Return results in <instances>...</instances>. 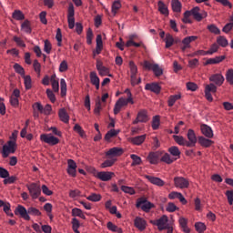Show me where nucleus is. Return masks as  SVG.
<instances>
[{"instance_id":"6e6552de","label":"nucleus","mask_w":233,"mask_h":233,"mask_svg":"<svg viewBox=\"0 0 233 233\" xmlns=\"http://www.w3.org/2000/svg\"><path fill=\"white\" fill-rule=\"evenodd\" d=\"M187 137L188 139L187 140V147L188 148L196 147V143H198V137H196V132L193 131V129L187 130Z\"/></svg>"},{"instance_id":"a18cd8bd","label":"nucleus","mask_w":233,"mask_h":233,"mask_svg":"<svg viewBox=\"0 0 233 233\" xmlns=\"http://www.w3.org/2000/svg\"><path fill=\"white\" fill-rule=\"evenodd\" d=\"M117 102L122 106H127L128 103H130L131 105H134V99H131V98H119Z\"/></svg>"},{"instance_id":"7ed1b4c3","label":"nucleus","mask_w":233,"mask_h":233,"mask_svg":"<svg viewBox=\"0 0 233 233\" xmlns=\"http://www.w3.org/2000/svg\"><path fill=\"white\" fill-rule=\"evenodd\" d=\"M151 225H155L157 227V229L161 232L162 230H167V227H168V217L167 215H163L160 218L156 220H150Z\"/></svg>"},{"instance_id":"7c9ffc66","label":"nucleus","mask_w":233,"mask_h":233,"mask_svg":"<svg viewBox=\"0 0 233 233\" xmlns=\"http://www.w3.org/2000/svg\"><path fill=\"white\" fill-rule=\"evenodd\" d=\"M21 30H22V32H25V34H32V26L30 25L29 20H25L22 23Z\"/></svg>"},{"instance_id":"f257e3e1","label":"nucleus","mask_w":233,"mask_h":233,"mask_svg":"<svg viewBox=\"0 0 233 233\" xmlns=\"http://www.w3.org/2000/svg\"><path fill=\"white\" fill-rule=\"evenodd\" d=\"M15 216H20L25 221H30V216L39 217L41 211L34 207H29L27 209L25 206L18 205L15 209Z\"/></svg>"},{"instance_id":"58836bf2","label":"nucleus","mask_w":233,"mask_h":233,"mask_svg":"<svg viewBox=\"0 0 233 233\" xmlns=\"http://www.w3.org/2000/svg\"><path fill=\"white\" fill-rule=\"evenodd\" d=\"M119 134V131L116 130V129H111L109 130L106 136H105V140L106 141H110L111 137H116V136H117Z\"/></svg>"},{"instance_id":"603ef678","label":"nucleus","mask_w":233,"mask_h":233,"mask_svg":"<svg viewBox=\"0 0 233 233\" xmlns=\"http://www.w3.org/2000/svg\"><path fill=\"white\" fill-rule=\"evenodd\" d=\"M208 30L211 32V34H215L216 35H219L221 34V30L216 26V25H208Z\"/></svg>"},{"instance_id":"e433bc0d","label":"nucleus","mask_w":233,"mask_h":233,"mask_svg":"<svg viewBox=\"0 0 233 233\" xmlns=\"http://www.w3.org/2000/svg\"><path fill=\"white\" fill-rule=\"evenodd\" d=\"M13 19H15L16 21H23L25 20V15L21 10H15L12 15Z\"/></svg>"},{"instance_id":"774afa93","label":"nucleus","mask_w":233,"mask_h":233,"mask_svg":"<svg viewBox=\"0 0 233 233\" xmlns=\"http://www.w3.org/2000/svg\"><path fill=\"white\" fill-rule=\"evenodd\" d=\"M226 196L228 198V204L233 205V190L226 191Z\"/></svg>"},{"instance_id":"bb28decb","label":"nucleus","mask_w":233,"mask_h":233,"mask_svg":"<svg viewBox=\"0 0 233 233\" xmlns=\"http://www.w3.org/2000/svg\"><path fill=\"white\" fill-rule=\"evenodd\" d=\"M179 99H181V93L169 96L167 100V106L172 107L174 105H176V101H179Z\"/></svg>"},{"instance_id":"6ab92c4d","label":"nucleus","mask_w":233,"mask_h":233,"mask_svg":"<svg viewBox=\"0 0 233 233\" xmlns=\"http://www.w3.org/2000/svg\"><path fill=\"white\" fill-rule=\"evenodd\" d=\"M139 207H141L144 212H148V210H150L151 208H154V204L147 200H140L137 203V208H139Z\"/></svg>"},{"instance_id":"0eeeda50","label":"nucleus","mask_w":233,"mask_h":233,"mask_svg":"<svg viewBox=\"0 0 233 233\" xmlns=\"http://www.w3.org/2000/svg\"><path fill=\"white\" fill-rule=\"evenodd\" d=\"M174 185L177 188H188L190 182L183 177H176L174 178Z\"/></svg>"},{"instance_id":"72a5a7b5","label":"nucleus","mask_w":233,"mask_h":233,"mask_svg":"<svg viewBox=\"0 0 233 233\" xmlns=\"http://www.w3.org/2000/svg\"><path fill=\"white\" fill-rule=\"evenodd\" d=\"M158 12L163 14V15H168V7L163 1H158Z\"/></svg>"},{"instance_id":"9d476101","label":"nucleus","mask_w":233,"mask_h":233,"mask_svg":"<svg viewBox=\"0 0 233 233\" xmlns=\"http://www.w3.org/2000/svg\"><path fill=\"white\" fill-rule=\"evenodd\" d=\"M123 148L121 147H112L110 148L106 153V157H108L109 159H114V157H119V156H123Z\"/></svg>"},{"instance_id":"c85d7f7f","label":"nucleus","mask_w":233,"mask_h":233,"mask_svg":"<svg viewBox=\"0 0 233 233\" xmlns=\"http://www.w3.org/2000/svg\"><path fill=\"white\" fill-rule=\"evenodd\" d=\"M145 139H147V135L137 136L131 138V143L137 146L143 145V143H145Z\"/></svg>"},{"instance_id":"f3484780","label":"nucleus","mask_w":233,"mask_h":233,"mask_svg":"<svg viewBox=\"0 0 233 233\" xmlns=\"http://www.w3.org/2000/svg\"><path fill=\"white\" fill-rule=\"evenodd\" d=\"M145 177L149 183H152V185H156L157 187H164L165 186V181H163V179H161L159 177H152V176H148V175H146Z\"/></svg>"},{"instance_id":"864d4df0","label":"nucleus","mask_w":233,"mask_h":233,"mask_svg":"<svg viewBox=\"0 0 233 233\" xmlns=\"http://www.w3.org/2000/svg\"><path fill=\"white\" fill-rule=\"evenodd\" d=\"M88 201H93L94 203L97 201H101V196L99 194L92 193L90 196L86 198Z\"/></svg>"},{"instance_id":"9b49d317","label":"nucleus","mask_w":233,"mask_h":233,"mask_svg":"<svg viewBox=\"0 0 233 233\" xmlns=\"http://www.w3.org/2000/svg\"><path fill=\"white\" fill-rule=\"evenodd\" d=\"M147 121H148V112L142 109L137 113V118L133 121V125H137V123H147Z\"/></svg>"},{"instance_id":"423d86ee","label":"nucleus","mask_w":233,"mask_h":233,"mask_svg":"<svg viewBox=\"0 0 233 233\" xmlns=\"http://www.w3.org/2000/svg\"><path fill=\"white\" fill-rule=\"evenodd\" d=\"M191 14L195 21H201L207 17L208 14L206 11L201 10L198 6H196L191 9Z\"/></svg>"},{"instance_id":"ea45409f","label":"nucleus","mask_w":233,"mask_h":233,"mask_svg":"<svg viewBox=\"0 0 233 233\" xmlns=\"http://www.w3.org/2000/svg\"><path fill=\"white\" fill-rule=\"evenodd\" d=\"M72 228L75 233H81L79 232V227H81V224L79 223V220L76 218H72Z\"/></svg>"},{"instance_id":"1a4fd4ad","label":"nucleus","mask_w":233,"mask_h":233,"mask_svg":"<svg viewBox=\"0 0 233 233\" xmlns=\"http://www.w3.org/2000/svg\"><path fill=\"white\" fill-rule=\"evenodd\" d=\"M40 139L41 141H44V143H47V145H51L52 147L59 143V138L52 136V134H42L40 136Z\"/></svg>"},{"instance_id":"f704fd0d","label":"nucleus","mask_w":233,"mask_h":233,"mask_svg":"<svg viewBox=\"0 0 233 233\" xmlns=\"http://www.w3.org/2000/svg\"><path fill=\"white\" fill-rule=\"evenodd\" d=\"M171 6H172L173 12H177V14L181 12V2H179V0H172Z\"/></svg>"},{"instance_id":"a878e982","label":"nucleus","mask_w":233,"mask_h":233,"mask_svg":"<svg viewBox=\"0 0 233 233\" xmlns=\"http://www.w3.org/2000/svg\"><path fill=\"white\" fill-rule=\"evenodd\" d=\"M58 116H59L60 120L63 123H68V121H70V116H68V113L66 112V109H65V108H61L58 111Z\"/></svg>"},{"instance_id":"c756f323","label":"nucleus","mask_w":233,"mask_h":233,"mask_svg":"<svg viewBox=\"0 0 233 233\" xmlns=\"http://www.w3.org/2000/svg\"><path fill=\"white\" fill-rule=\"evenodd\" d=\"M198 143L199 145H201V147H205L206 148H208V147H210L214 143V141L208 138H206L205 137H199Z\"/></svg>"},{"instance_id":"79ce46f5","label":"nucleus","mask_w":233,"mask_h":233,"mask_svg":"<svg viewBox=\"0 0 233 233\" xmlns=\"http://www.w3.org/2000/svg\"><path fill=\"white\" fill-rule=\"evenodd\" d=\"M195 228L197 232L203 233L207 230V226L203 222H197L195 223Z\"/></svg>"},{"instance_id":"b1692460","label":"nucleus","mask_w":233,"mask_h":233,"mask_svg":"<svg viewBox=\"0 0 233 233\" xmlns=\"http://www.w3.org/2000/svg\"><path fill=\"white\" fill-rule=\"evenodd\" d=\"M90 81L91 84L94 85V86H96V90H99V76H97V73H96V71H92L90 73Z\"/></svg>"},{"instance_id":"c9c22d12","label":"nucleus","mask_w":233,"mask_h":233,"mask_svg":"<svg viewBox=\"0 0 233 233\" xmlns=\"http://www.w3.org/2000/svg\"><path fill=\"white\" fill-rule=\"evenodd\" d=\"M168 152L174 157H179L181 156V151H179V147L176 146H172L171 147H169Z\"/></svg>"},{"instance_id":"49530a36","label":"nucleus","mask_w":233,"mask_h":233,"mask_svg":"<svg viewBox=\"0 0 233 233\" xmlns=\"http://www.w3.org/2000/svg\"><path fill=\"white\" fill-rule=\"evenodd\" d=\"M24 83L26 90L32 88V77L30 76H24Z\"/></svg>"},{"instance_id":"393cba45","label":"nucleus","mask_w":233,"mask_h":233,"mask_svg":"<svg viewBox=\"0 0 233 233\" xmlns=\"http://www.w3.org/2000/svg\"><path fill=\"white\" fill-rule=\"evenodd\" d=\"M225 59V56H216L215 58H208L205 63V66L208 65H218Z\"/></svg>"},{"instance_id":"13d9d810","label":"nucleus","mask_w":233,"mask_h":233,"mask_svg":"<svg viewBox=\"0 0 233 233\" xmlns=\"http://www.w3.org/2000/svg\"><path fill=\"white\" fill-rule=\"evenodd\" d=\"M129 68L131 76H137V66L134 63V61L129 62Z\"/></svg>"},{"instance_id":"680f3d73","label":"nucleus","mask_w":233,"mask_h":233,"mask_svg":"<svg viewBox=\"0 0 233 233\" xmlns=\"http://www.w3.org/2000/svg\"><path fill=\"white\" fill-rule=\"evenodd\" d=\"M14 68H15V72H16V74H20V76H25V68H23V66H21V65L15 64Z\"/></svg>"},{"instance_id":"de8ad7c7","label":"nucleus","mask_w":233,"mask_h":233,"mask_svg":"<svg viewBox=\"0 0 233 233\" xmlns=\"http://www.w3.org/2000/svg\"><path fill=\"white\" fill-rule=\"evenodd\" d=\"M160 125V118L159 116H155L152 120V128L153 130H157Z\"/></svg>"},{"instance_id":"4d7b16f0","label":"nucleus","mask_w":233,"mask_h":233,"mask_svg":"<svg viewBox=\"0 0 233 233\" xmlns=\"http://www.w3.org/2000/svg\"><path fill=\"white\" fill-rule=\"evenodd\" d=\"M33 67H34L35 72L38 76H41V64L39 63V61L34 60Z\"/></svg>"},{"instance_id":"37998d69","label":"nucleus","mask_w":233,"mask_h":233,"mask_svg":"<svg viewBox=\"0 0 233 233\" xmlns=\"http://www.w3.org/2000/svg\"><path fill=\"white\" fill-rule=\"evenodd\" d=\"M217 43L223 48H225L226 46H228V40H227L225 36H218L217 38Z\"/></svg>"},{"instance_id":"5701e85b","label":"nucleus","mask_w":233,"mask_h":233,"mask_svg":"<svg viewBox=\"0 0 233 233\" xmlns=\"http://www.w3.org/2000/svg\"><path fill=\"white\" fill-rule=\"evenodd\" d=\"M145 89L154 92V94H159V92H161V86H159L157 83L147 84L145 86Z\"/></svg>"},{"instance_id":"412c9836","label":"nucleus","mask_w":233,"mask_h":233,"mask_svg":"<svg viewBox=\"0 0 233 233\" xmlns=\"http://www.w3.org/2000/svg\"><path fill=\"white\" fill-rule=\"evenodd\" d=\"M169 199H179L182 205H187V198L183 197V194L179 192L173 191L168 195Z\"/></svg>"},{"instance_id":"39448f33","label":"nucleus","mask_w":233,"mask_h":233,"mask_svg":"<svg viewBox=\"0 0 233 233\" xmlns=\"http://www.w3.org/2000/svg\"><path fill=\"white\" fill-rule=\"evenodd\" d=\"M26 187L29 190L32 199H37V198L41 196V187H39V185L31 183L30 185H27Z\"/></svg>"},{"instance_id":"8fccbe9b","label":"nucleus","mask_w":233,"mask_h":233,"mask_svg":"<svg viewBox=\"0 0 233 233\" xmlns=\"http://www.w3.org/2000/svg\"><path fill=\"white\" fill-rule=\"evenodd\" d=\"M205 91L209 92V94H216V92L218 91V87L216 86V85L211 83L206 86Z\"/></svg>"},{"instance_id":"bf43d9fd","label":"nucleus","mask_w":233,"mask_h":233,"mask_svg":"<svg viewBox=\"0 0 233 233\" xmlns=\"http://www.w3.org/2000/svg\"><path fill=\"white\" fill-rule=\"evenodd\" d=\"M226 79L229 85H233V69H228L226 73Z\"/></svg>"},{"instance_id":"aec40b11","label":"nucleus","mask_w":233,"mask_h":233,"mask_svg":"<svg viewBox=\"0 0 233 233\" xmlns=\"http://www.w3.org/2000/svg\"><path fill=\"white\" fill-rule=\"evenodd\" d=\"M134 225L136 228H138V230L143 231L145 230V228H147V220L139 217H137L134 220Z\"/></svg>"},{"instance_id":"338daca9","label":"nucleus","mask_w":233,"mask_h":233,"mask_svg":"<svg viewBox=\"0 0 233 233\" xmlns=\"http://www.w3.org/2000/svg\"><path fill=\"white\" fill-rule=\"evenodd\" d=\"M121 8V3L119 1H115L112 5V12L113 14H117V10Z\"/></svg>"},{"instance_id":"69168bd1","label":"nucleus","mask_w":233,"mask_h":233,"mask_svg":"<svg viewBox=\"0 0 233 233\" xmlns=\"http://www.w3.org/2000/svg\"><path fill=\"white\" fill-rule=\"evenodd\" d=\"M44 51L46 52L47 54H50V52H52V44L50 43V41L48 40L45 41Z\"/></svg>"},{"instance_id":"e2e57ef3","label":"nucleus","mask_w":233,"mask_h":233,"mask_svg":"<svg viewBox=\"0 0 233 233\" xmlns=\"http://www.w3.org/2000/svg\"><path fill=\"white\" fill-rule=\"evenodd\" d=\"M167 212H176L177 210V207L176 204L169 202L167 203V207L166 208Z\"/></svg>"},{"instance_id":"3c124183","label":"nucleus","mask_w":233,"mask_h":233,"mask_svg":"<svg viewBox=\"0 0 233 233\" xmlns=\"http://www.w3.org/2000/svg\"><path fill=\"white\" fill-rule=\"evenodd\" d=\"M121 191L126 194H130V196H134V194H136V190L128 186H121Z\"/></svg>"},{"instance_id":"a211bd4d","label":"nucleus","mask_w":233,"mask_h":233,"mask_svg":"<svg viewBox=\"0 0 233 233\" xmlns=\"http://www.w3.org/2000/svg\"><path fill=\"white\" fill-rule=\"evenodd\" d=\"M196 39H198V36L196 35H191V36H187L182 40V46H181V50L182 52H185V50H187V48H190V43H192L193 41H196Z\"/></svg>"},{"instance_id":"0e129e2a","label":"nucleus","mask_w":233,"mask_h":233,"mask_svg":"<svg viewBox=\"0 0 233 233\" xmlns=\"http://www.w3.org/2000/svg\"><path fill=\"white\" fill-rule=\"evenodd\" d=\"M9 176L10 173L8 172V170H6V168L0 167V177H2V179H6Z\"/></svg>"},{"instance_id":"6e6d98bb","label":"nucleus","mask_w":233,"mask_h":233,"mask_svg":"<svg viewBox=\"0 0 233 233\" xmlns=\"http://www.w3.org/2000/svg\"><path fill=\"white\" fill-rule=\"evenodd\" d=\"M13 41L16 43L17 46H21L22 48H26V44L21 39L19 36H14Z\"/></svg>"},{"instance_id":"5fc2aeb1","label":"nucleus","mask_w":233,"mask_h":233,"mask_svg":"<svg viewBox=\"0 0 233 233\" xmlns=\"http://www.w3.org/2000/svg\"><path fill=\"white\" fill-rule=\"evenodd\" d=\"M130 157L133 160L131 167H137V165H141V158L137 155L132 154Z\"/></svg>"},{"instance_id":"20e7f679","label":"nucleus","mask_w":233,"mask_h":233,"mask_svg":"<svg viewBox=\"0 0 233 233\" xmlns=\"http://www.w3.org/2000/svg\"><path fill=\"white\" fill-rule=\"evenodd\" d=\"M143 66L146 70H153V72L157 77L163 76V69L161 67H159V65H157V64H152L146 60V61H144Z\"/></svg>"},{"instance_id":"a19ab883","label":"nucleus","mask_w":233,"mask_h":233,"mask_svg":"<svg viewBox=\"0 0 233 233\" xmlns=\"http://www.w3.org/2000/svg\"><path fill=\"white\" fill-rule=\"evenodd\" d=\"M116 161H117V159H116V158H110V159L105 160L101 164V168H108L109 167H113L114 163H116Z\"/></svg>"},{"instance_id":"2eb2a0df","label":"nucleus","mask_w":233,"mask_h":233,"mask_svg":"<svg viewBox=\"0 0 233 233\" xmlns=\"http://www.w3.org/2000/svg\"><path fill=\"white\" fill-rule=\"evenodd\" d=\"M67 165H68L67 174H69V176H72V177H76L77 173L76 171L77 164H76V161H74L73 159H69L67 161Z\"/></svg>"},{"instance_id":"f03ea898","label":"nucleus","mask_w":233,"mask_h":233,"mask_svg":"<svg viewBox=\"0 0 233 233\" xmlns=\"http://www.w3.org/2000/svg\"><path fill=\"white\" fill-rule=\"evenodd\" d=\"M17 145L15 141L9 140L7 144L3 146L2 156L3 157H8L10 154H15Z\"/></svg>"},{"instance_id":"cd10ccee","label":"nucleus","mask_w":233,"mask_h":233,"mask_svg":"<svg viewBox=\"0 0 233 233\" xmlns=\"http://www.w3.org/2000/svg\"><path fill=\"white\" fill-rule=\"evenodd\" d=\"M50 81L54 92H59V78H57L56 75H52Z\"/></svg>"},{"instance_id":"4be33fe9","label":"nucleus","mask_w":233,"mask_h":233,"mask_svg":"<svg viewBox=\"0 0 233 233\" xmlns=\"http://www.w3.org/2000/svg\"><path fill=\"white\" fill-rule=\"evenodd\" d=\"M96 70H98L99 76H102V77L105 76L112 77V75H110V70L108 69V67L103 66L102 64H99V62H97L96 64Z\"/></svg>"},{"instance_id":"ddd939ff","label":"nucleus","mask_w":233,"mask_h":233,"mask_svg":"<svg viewBox=\"0 0 233 233\" xmlns=\"http://www.w3.org/2000/svg\"><path fill=\"white\" fill-rule=\"evenodd\" d=\"M115 176L116 174L110 171H100L96 174V177L100 179V181H110Z\"/></svg>"},{"instance_id":"c03bdc74","label":"nucleus","mask_w":233,"mask_h":233,"mask_svg":"<svg viewBox=\"0 0 233 233\" xmlns=\"http://www.w3.org/2000/svg\"><path fill=\"white\" fill-rule=\"evenodd\" d=\"M101 110H103V106L101 105V99H97L96 101V106L94 109V114H96V116H99V114H101Z\"/></svg>"},{"instance_id":"473e14b6","label":"nucleus","mask_w":233,"mask_h":233,"mask_svg":"<svg viewBox=\"0 0 233 233\" xmlns=\"http://www.w3.org/2000/svg\"><path fill=\"white\" fill-rule=\"evenodd\" d=\"M176 159H177V158H174V157H170V154L165 153L161 157L160 161H162V163H167V165H172V162L176 161Z\"/></svg>"},{"instance_id":"4c0bfd02","label":"nucleus","mask_w":233,"mask_h":233,"mask_svg":"<svg viewBox=\"0 0 233 233\" xmlns=\"http://www.w3.org/2000/svg\"><path fill=\"white\" fill-rule=\"evenodd\" d=\"M165 43H166V48H170L174 45V36L170 34L166 35L165 38Z\"/></svg>"},{"instance_id":"052dcab7","label":"nucleus","mask_w":233,"mask_h":233,"mask_svg":"<svg viewBox=\"0 0 233 233\" xmlns=\"http://www.w3.org/2000/svg\"><path fill=\"white\" fill-rule=\"evenodd\" d=\"M15 181H17V177L15 176H9L4 179V185H12L13 183H15Z\"/></svg>"},{"instance_id":"dca6fc26","label":"nucleus","mask_w":233,"mask_h":233,"mask_svg":"<svg viewBox=\"0 0 233 233\" xmlns=\"http://www.w3.org/2000/svg\"><path fill=\"white\" fill-rule=\"evenodd\" d=\"M209 81H211V83H215L217 86H221L225 82V77L221 74H215L209 77Z\"/></svg>"},{"instance_id":"4468645a","label":"nucleus","mask_w":233,"mask_h":233,"mask_svg":"<svg viewBox=\"0 0 233 233\" xmlns=\"http://www.w3.org/2000/svg\"><path fill=\"white\" fill-rule=\"evenodd\" d=\"M200 130L206 137L208 139H212L214 137V131L212 130V127H210L208 125L202 124L200 126Z\"/></svg>"},{"instance_id":"f8f14e48","label":"nucleus","mask_w":233,"mask_h":233,"mask_svg":"<svg viewBox=\"0 0 233 233\" xmlns=\"http://www.w3.org/2000/svg\"><path fill=\"white\" fill-rule=\"evenodd\" d=\"M163 153L157 151V152H150L147 157V161L150 165H157L159 163V158L161 157Z\"/></svg>"},{"instance_id":"09e8293b","label":"nucleus","mask_w":233,"mask_h":233,"mask_svg":"<svg viewBox=\"0 0 233 233\" xmlns=\"http://www.w3.org/2000/svg\"><path fill=\"white\" fill-rule=\"evenodd\" d=\"M60 86H61V96L62 97H65V96H66V81H65V78H61Z\"/></svg>"},{"instance_id":"2f4dec72","label":"nucleus","mask_w":233,"mask_h":233,"mask_svg":"<svg viewBox=\"0 0 233 233\" xmlns=\"http://www.w3.org/2000/svg\"><path fill=\"white\" fill-rule=\"evenodd\" d=\"M173 139L180 147H187V138H185L183 136L174 135Z\"/></svg>"}]
</instances>
